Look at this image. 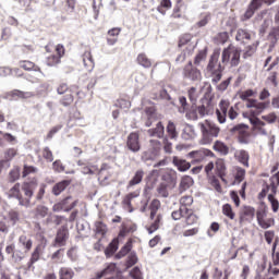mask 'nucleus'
<instances>
[{
    "instance_id": "774afa93",
    "label": "nucleus",
    "mask_w": 279,
    "mask_h": 279,
    "mask_svg": "<svg viewBox=\"0 0 279 279\" xmlns=\"http://www.w3.org/2000/svg\"><path fill=\"white\" fill-rule=\"evenodd\" d=\"M62 106H71L73 104V95L68 94L63 97V99L61 100Z\"/></svg>"
},
{
    "instance_id": "aec40b11",
    "label": "nucleus",
    "mask_w": 279,
    "mask_h": 279,
    "mask_svg": "<svg viewBox=\"0 0 279 279\" xmlns=\"http://www.w3.org/2000/svg\"><path fill=\"white\" fill-rule=\"evenodd\" d=\"M234 157L236 158V160H239V162H241V165H243L244 167H250V154H247L246 150L241 149V150H236L234 153Z\"/></svg>"
},
{
    "instance_id": "9d476101",
    "label": "nucleus",
    "mask_w": 279,
    "mask_h": 279,
    "mask_svg": "<svg viewBox=\"0 0 279 279\" xmlns=\"http://www.w3.org/2000/svg\"><path fill=\"white\" fill-rule=\"evenodd\" d=\"M220 110L217 109L216 114L219 123H226V117H228V108L230 107V102L227 100H221L219 104Z\"/></svg>"
},
{
    "instance_id": "ea45409f",
    "label": "nucleus",
    "mask_w": 279,
    "mask_h": 279,
    "mask_svg": "<svg viewBox=\"0 0 279 279\" xmlns=\"http://www.w3.org/2000/svg\"><path fill=\"white\" fill-rule=\"evenodd\" d=\"M49 215V208L45 205H39L36 207V217H39L40 219H45Z\"/></svg>"
},
{
    "instance_id": "473e14b6",
    "label": "nucleus",
    "mask_w": 279,
    "mask_h": 279,
    "mask_svg": "<svg viewBox=\"0 0 279 279\" xmlns=\"http://www.w3.org/2000/svg\"><path fill=\"white\" fill-rule=\"evenodd\" d=\"M59 276H60V279H73V277L75 276V272L71 268L63 267L59 270Z\"/></svg>"
},
{
    "instance_id": "cd10ccee",
    "label": "nucleus",
    "mask_w": 279,
    "mask_h": 279,
    "mask_svg": "<svg viewBox=\"0 0 279 279\" xmlns=\"http://www.w3.org/2000/svg\"><path fill=\"white\" fill-rule=\"evenodd\" d=\"M167 132H168V136H169V138H171V141H178V130H177L175 123H173V121L168 122Z\"/></svg>"
},
{
    "instance_id": "6e6d98bb",
    "label": "nucleus",
    "mask_w": 279,
    "mask_h": 279,
    "mask_svg": "<svg viewBox=\"0 0 279 279\" xmlns=\"http://www.w3.org/2000/svg\"><path fill=\"white\" fill-rule=\"evenodd\" d=\"M240 99H242V101H248L250 97H254V90L252 89H246L244 92H241L239 94Z\"/></svg>"
},
{
    "instance_id": "f8f14e48",
    "label": "nucleus",
    "mask_w": 279,
    "mask_h": 279,
    "mask_svg": "<svg viewBox=\"0 0 279 279\" xmlns=\"http://www.w3.org/2000/svg\"><path fill=\"white\" fill-rule=\"evenodd\" d=\"M191 158H196L197 160L202 161L204 158H215V153L213 150L203 148L199 150L191 151Z\"/></svg>"
},
{
    "instance_id": "a878e982",
    "label": "nucleus",
    "mask_w": 279,
    "mask_h": 279,
    "mask_svg": "<svg viewBox=\"0 0 279 279\" xmlns=\"http://www.w3.org/2000/svg\"><path fill=\"white\" fill-rule=\"evenodd\" d=\"M119 250V239H113L112 242L108 245V247L105 250V255L107 258H110L114 252Z\"/></svg>"
},
{
    "instance_id": "c756f323",
    "label": "nucleus",
    "mask_w": 279,
    "mask_h": 279,
    "mask_svg": "<svg viewBox=\"0 0 279 279\" xmlns=\"http://www.w3.org/2000/svg\"><path fill=\"white\" fill-rule=\"evenodd\" d=\"M137 63L141 65V66H144V69H150L151 66V59H148L147 58V54L145 53H140L137 56Z\"/></svg>"
},
{
    "instance_id": "37998d69",
    "label": "nucleus",
    "mask_w": 279,
    "mask_h": 279,
    "mask_svg": "<svg viewBox=\"0 0 279 279\" xmlns=\"http://www.w3.org/2000/svg\"><path fill=\"white\" fill-rule=\"evenodd\" d=\"M255 12H256V9H254V7L248 4L245 13L241 16V21H243V22L250 21V19H252V16H254Z\"/></svg>"
},
{
    "instance_id": "ddd939ff",
    "label": "nucleus",
    "mask_w": 279,
    "mask_h": 279,
    "mask_svg": "<svg viewBox=\"0 0 279 279\" xmlns=\"http://www.w3.org/2000/svg\"><path fill=\"white\" fill-rule=\"evenodd\" d=\"M172 165H174L178 171H180L181 173H184L185 171H189V169H191V162L178 156L172 157Z\"/></svg>"
},
{
    "instance_id": "0eeeda50",
    "label": "nucleus",
    "mask_w": 279,
    "mask_h": 279,
    "mask_svg": "<svg viewBox=\"0 0 279 279\" xmlns=\"http://www.w3.org/2000/svg\"><path fill=\"white\" fill-rule=\"evenodd\" d=\"M184 77L192 82H199L202 80V72L197 68H193V63L190 62L184 69Z\"/></svg>"
},
{
    "instance_id": "49530a36",
    "label": "nucleus",
    "mask_w": 279,
    "mask_h": 279,
    "mask_svg": "<svg viewBox=\"0 0 279 279\" xmlns=\"http://www.w3.org/2000/svg\"><path fill=\"white\" fill-rule=\"evenodd\" d=\"M37 172H38V168L34 166L24 165L22 177L27 178V175H31V173H37Z\"/></svg>"
},
{
    "instance_id": "4be33fe9",
    "label": "nucleus",
    "mask_w": 279,
    "mask_h": 279,
    "mask_svg": "<svg viewBox=\"0 0 279 279\" xmlns=\"http://www.w3.org/2000/svg\"><path fill=\"white\" fill-rule=\"evenodd\" d=\"M148 134L156 138H162L165 136V126L162 125V122H158L155 129H149Z\"/></svg>"
},
{
    "instance_id": "bf43d9fd",
    "label": "nucleus",
    "mask_w": 279,
    "mask_h": 279,
    "mask_svg": "<svg viewBox=\"0 0 279 279\" xmlns=\"http://www.w3.org/2000/svg\"><path fill=\"white\" fill-rule=\"evenodd\" d=\"M130 276L133 279H143V272H141V268L138 266H135L131 271Z\"/></svg>"
},
{
    "instance_id": "393cba45",
    "label": "nucleus",
    "mask_w": 279,
    "mask_h": 279,
    "mask_svg": "<svg viewBox=\"0 0 279 279\" xmlns=\"http://www.w3.org/2000/svg\"><path fill=\"white\" fill-rule=\"evenodd\" d=\"M226 69V66L221 63H218V68L216 69V71L211 72L213 73V77H211V82L213 84H217L218 82H221V77L223 74H221L223 72V70Z\"/></svg>"
},
{
    "instance_id": "3c124183",
    "label": "nucleus",
    "mask_w": 279,
    "mask_h": 279,
    "mask_svg": "<svg viewBox=\"0 0 279 279\" xmlns=\"http://www.w3.org/2000/svg\"><path fill=\"white\" fill-rule=\"evenodd\" d=\"M278 185H279V172L276 173L272 178H271V184L269 185V189H271V192L274 194H276V191H278Z\"/></svg>"
},
{
    "instance_id": "412c9836",
    "label": "nucleus",
    "mask_w": 279,
    "mask_h": 279,
    "mask_svg": "<svg viewBox=\"0 0 279 279\" xmlns=\"http://www.w3.org/2000/svg\"><path fill=\"white\" fill-rule=\"evenodd\" d=\"M56 51L58 53V57L52 56L49 58V60H52V61H49V63H48L50 66H53V64H60V58H62L64 56V46H62L60 44L57 45Z\"/></svg>"
},
{
    "instance_id": "20e7f679",
    "label": "nucleus",
    "mask_w": 279,
    "mask_h": 279,
    "mask_svg": "<svg viewBox=\"0 0 279 279\" xmlns=\"http://www.w3.org/2000/svg\"><path fill=\"white\" fill-rule=\"evenodd\" d=\"M202 104L203 105L198 106L196 109L186 112V117L191 119V121H197L199 117L204 118L210 114V100L205 98L202 100ZM197 114H199V117Z\"/></svg>"
},
{
    "instance_id": "6e6552de",
    "label": "nucleus",
    "mask_w": 279,
    "mask_h": 279,
    "mask_svg": "<svg viewBox=\"0 0 279 279\" xmlns=\"http://www.w3.org/2000/svg\"><path fill=\"white\" fill-rule=\"evenodd\" d=\"M34 97L33 92H23L20 89H13L4 94V99H32Z\"/></svg>"
},
{
    "instance_id": "1a4fd4ad",
    "label": "nucleus",
    "mask_w": 279,
    "mask_h": 279,
    "mask_svg": "<svg viewBox=\"0 0 279 279\" xmlns=\"http://www.w3.org/2000/svg\"><path fill=\"white\" fill-rule=\"evenodd\" d=\"M191 40H193V36H191V34L183 35L179 40V47H185L184 50L187 51V56H192L195 49V45H193Z\"/></svg>"
},
{
    "instance_id": "a19ab883",
    "label": "nucleus",
    "mask_w": 279,
    "mask_h": 279,
    "mask_svg": "<svg viewBox=\"0 0 279 279\" xmlns=\"http://www.w3.org/2000/svg\"><path fill=\"white\" fill-rule=\"evenodd\" d=\"M40 260V246H37L32 253L31 260L28 263V267H32L34 263H38Z\"/></svg>"
},
{
    "instance_id": "423d86ee",
    "label": "nucleus",
    "mask_w": 279,
    "mask_h": 279,
    "mask_svg": "<svg viewBox=\"0 0 279 279\" xmlns=\"http://www.w3.org/2000/svg\"><path fill=\"white\" fill-rule=\"evenodd\" d=\"M143 178H145V170L140 168L133 173V177L126 184V191H134V187L138 186V184L143 182Z\"/></svg>"
},
{
    "instance_id": "6ab92c4d",
    "label": "nucleus",
    "mask_w": 279,
    "mask_h": 279,
    "mask_svg": "<svg viewBox=\"0 0 279 279\" xmlns=\"http://www.w3.org/2000/svg\"><path fill=\"white\" fill-rule=\"evenodd\" d=\"M214 151L220 154V156H228L230 154V147L221 141H216L213 146Z\"/></svg>"
},
{
    "instance_id": "8fccbe9b",
    "label": "nucleus",
    "mask_w": 279,
    "mask_h": 279,
    "mask_svg": "<svg viewBox=\"0 0 279 279\" xmlns=\"http://www.w3.org/2000/svg\"><path fill=\"white\" fill-rule=\"evenodd\" d=\"M269 40H271V43H278L279 39V26L274 27L269 35H268Z\"/></svg>"
},
{
    "instance_id": "39448f33",
    "label": "nucleus",
    "mask_w": 279,
    "mask_h": 279,
    "mask_svg": "<svg viewBox=\"0 0 279 279\" xmlns=\"http://www.w3.org/2000/svg\"><path fill=\"white\" fill-rule=\"evenodd\" d=\"M126 147L133 154H138L141 151V138L138 133H130L126 138Z\"/></svg>"
},
{
    "instance_id": "a18cd8bd",
    "label": "nucleus",
    "mask_w": 279,
    "mask_h": 279,
    "mask_svg": "<svg viewBox=\"0 0 279 279\" xmlns=\"http://www.w3.org/2000/svg\"><path fill=\"white\" fill-rule=\"evenodd\" d=\"M255 110L252 111L253 114L258 116L263 113L267 109V104L265 102H258V100L255 102Z\"/></svg>"
},
{
    "instance_id": "f257e3e1",
    "label": "nucleus",
    "mask_w": 279,
    "mask_h": 279,
    "mask_svg": "<svg viewBox=\"0 0 279 279\" xmlns=\"http://www.w3.org/2000/svg\"><path fill=\"white\" fill-rule=\"evenodd\" d=\"M36 189H38V181L36 179L24 182L22 189L21 183H15L14 186L9 190V197L19 201V205L24 206V208H32V206L36 205V203L32 204V197H34V191H36Z\"/></svg>"
},
{
    "instance_id": "e433bc0d",
    "label": "nucleus",
    "mask_w": 279,
    "mask_h": 279,
    "mask_svg": "<svg viewBox=\"0 0 279 279\" xmlns=\"http://www.w3.org/2000/svg\"><path fill=\"white\" fill-rule=\"evenodd\" d=\"M235 174H234V180L238 182V184H241L243 180H245V169L241 167H235L234 168Z\"/></svg>"
},
{
    "instance_id": "052dcab7",
    "label": "nucleus",
    "mask_w": 279,
    "mask_h": 279,
    "mask_svg": "<svg viewBox=\"0 0 279 279\" xmlns=\"http://www.w3.org/2000/svg\"><path fill=\"white\" fill-rule=\"evenodd\" d=\"M43 157L45 158V160H47L48 162H53V153H51V150L49 149V147H45L43 150Z\"/></svg>"
},
{
    "instance_id": "c85d7f7f",
    "label": "nucleus",
    "mask_w": 279,
    "mask_h": 279,
    "mask_svg": "<svg viewBox=\"0 0 279 279\" xmlns=\"http://www.w3.org/2000/svg\"><path fill=\"white\" fill-rule=\"evenodd\" d=\"M235 39L239 43H245V40H251L252 39V35L247 31H245L243 28H240L236 32Z\"/></svg>"
},
{
    "instance_id": "4468645a",
    "label": "nucleus",
    "mask_w": 279,
    "mask_h": 279,
    "mask_svg": "<svg viewBox=\"0 0 279 279\" xmlns=\"http://www.w3.org/2000/svg\"><path fill=\"white\" fill-rule=\"evenodd\" d=\"M77 206V201L73 199V196H68L61 201V210L69 213Z\"/></svg>"
},
{
    "instance_id": "7c9ffc66",
    "label": "nucleus",
    "mask_w": 279,
    "mask_h": 279,
    "mask_svg": "<svg viewBox=\"0 0 279 279\" xmlns=\"http://www.w3.org/2000/svg\"><path fill=\"white\" fill-rule=\"evenodd\" d=\"M19 243L20 245H22V247H24L25 252H29V250H32V239L27 238V235H21L19 238Z\"/></svg>"
},
{
    "instance_id": "7ed1b4c3",
    "label": "nucleus",
    "mask_w": 279,
    "mask_h": 279,
    "mask_svg": "<svg viewBox=\"0 0 279 279\" xmlns=\"http://www.w3.org/2000/svg\"><path fill=\"white\" fill-rule=\"evenodd\" d=\"M241 63V50L229 46L228 48H225L221 53V62L222 66H226V64H230V66H239Z\"/></svg>"
},
{
    "instance_id": "0e129e2a",
    "label": "nucleus",
    "mask_w": 279,
    "mask_h": 279,
    "mask_svg": "<svg viewBox=\"0 0 279 279\" xmlns=\"http://www.w3.org/2000/svg\"><path fill=\"white\" fill-rule=\"evenodd\" d=\"M268 201L270 202L271 204V208L272 210L276 213L279 208V203H278V199H276V197L274 196V194H269L268 195Z\"/></svg>"
},
{
    "instance_id": "c03bdc74",
    "label": "nucleus",
    "mask_w": 279,
    "mask_h": 279,
    "mask_svg": "<svg viewBox=\"0 0 279 279\" xmlns=\"http://www.w3.org/2000/svg\"><path fill=\"white\" fill-rule=\"evenodd\" d=\"M222 215H225L229 219H234L235 215H234V211L232 210V205L225 204L222 206Z\"/></svg>"
},
{
    "instance_id": "f3484780",
    "label": "nucleus",
    "mask_w": 279,
    "mask_h": 279,
    "mask_svg": "<svg viewBox=\"0 0 279 279\" xmlns=\"http://www.w3.org/2000/svg\"><path fill=\"white\" fill-rule=\"evenodd\" d=\"M145 117L147 119L145 122L146 128H151V124L154 123V121L158 119V117L156 116V108L147 107L145 109Z\"/></svg>"
},
{
    "instance_id": "5fc2aeb1",
    "label": "nucleus",
    "mask_w": 279,
    "mask_h": 279,
    "mask_svg": "<svg viewBox=\"0 0 279 279\" xmlns=\"http://www.w3.org/2000/svg\"><path fill=\"white\" fill-rule=\"evenodd\" d=\"M179 101L181 105V108H179V112H181V114H184V112L189 110V102H186V97L184 96L179 97Z\"/></svg>"
},
{
    "instance_id": "680f3d73",
    "label": "nucleus",
    "mask_w": 279,
    "mask_h": 279,
    "mask_svg": "<svg viewBox=\"0 0 279 279\" xmlns=\"http://www.w3.org/2000/svg\"><path fill=\"white\" fill-rule=\"evenodd\" d=\"M277 245H278V240H276L272 245V263L275 266L279 265V253H276Z\"/></svg>"
},
{
    "instance_id": "bb28decb",
    "label": "nucleus",
    "mask_w": 279,
    "mask_h": 279,
    "mask_svg": "<svg viewBox=\"0 0 279 279\" xmlns=\"http://www.w3.org/2000/svg\"><path fill=\"white\" fill-rule=\"evenodd\" d=\"M19 66L21 69H24V71H38L40 72V69L38 65H36L35 62L32 61H20Z\"/></svg>"
},
{
    "instance_id": "5701e85b",
    "label": "nucleus",
    "mask_w": 279,
    "mask_h": 279,
    "mask_svg": "<svg viewBox=\"0 0 279 279\" xmlns=\"http://www.w3.org/2000/svg\"><path fill=\"white\" fill-rule=\"evenodd\" d=\"M83 63L85 69L93 71L95 69V60H93V54L90 51H87L83 54Z\"/></svg>"
},
{
    "instance_id": "13d9d810",
    "label": "nucleus",
    "mask_w": 279,
    "mask_h": 279,
    "mask_svg": "<svg viewBox=\"0 0 279 279\" xmlns=\"http://www.w3.org/2000/svg\"><path fill=\"white\" fill-rule=\"evenodd\" d=\"M155 156H158V155H154V153L148 149V150H145L144 153H142V160L143 162H147L148 160H154Z\"/></svg>"
},
{
    "instance_id": "09e8293b",
    "label": "nucleus",
    "mask_w": 279,
    "mask_h": 279,
    "mask_svg": "<svg viewBox=\"0 0 279 279\" xmlns=\"http://www.w3.org/2000/svg\"><path fill=\"white\" fill-rule=\"evenodd\" d=\"M181 208H189L193 205V196H183L180 199Z\"/></svg>"
},
{
    "instance_id": "69168bd1",
    "label": "nucleus",
    "mask_w": 279,
    "mask_h": 279,
    "mask_svg": "<svg viewBox=\"0 0 279 279\" xmlns=\"http://www.w3.org/2000/svg\"><path fill=\"white\" fill-rule=\"evenodd\" d=\"M247 124H238L231 129V132H239V134H245V130H247Z\"/></svg>"
},
{
    "instance_id": "58836bf2",
    "label": "nucleus",
    "mask_w": 279,
    "mask_h": 279,
    "mask_svg": "<svg viewBox=\"0 0 279 279\" xmlns=\"http://www.w3.org/2000/svg\"><path fill=\"white\" fill-rule=\"evenodd\" d=\"M206 56H207L206 49L201 50V51L196 54V57H195L194 64H195L196 66H202V62H206Z\"/></svg>"
},
{
    "instance_id": "f704fd0d",
    "label": "nucleus",
    "mask_w": 279,
    "mask_h": 279,
    "mask_svg": "<svg viewBox=\"0 0 279 279\" xmlns=\"http://www.w3.org/2000/svg\"><path fill=\"white\" fill-rule=\"evenodd\" d=\"M149 150L153 151V155H157L160 151L162 144L158 140H150L149 141Z\"/></svg>"
},
{
    "instance_id": "79ce46f5",
    "label": "nucleus",
    "mask_w": 279,
    "mask_h": 279,
    "mask_svg": "<svg viewBox=\"0 0 279 279\" xmlns=\"http://www.w3.org/2000/svg\"><path fill=\"white\" fill-rule=\"evenodd\" d=\"M21 178V168L15 167L9 172V181L16 182Z\"/></svg>"
},
{
    "instance_id": "c9c22d12",
    "label": "nucleus",
    "mask_w": 279,
    "mask_h": 279,
    "mask_svg": "<svg viewBox=\"0 0 279 279\" xmlns=\"http://www.w3.org/2000/svg\"><path fill=\"white\" fill-rule=\"evenodd\" d=\"M193 184H194L193 178L185 175L181 179L180 186L182 191H187V189H191Z\"/></svg>"
},
{
    "instance_id": "4d7b16f0",
    "label": "nucleus",
    "mask_w": 279,
    "mask_h": 279,
    "mask_svg": "<svg viewBox=\"0 0 279 279\" xmlns=\"http://www.w3.org/2000/svg\"><path fill=\"white\" fill-rule=\"evenodd\" d=\"M157 193L160 197H169V191H167V184L161 183L157 187Z\"/></svg>"
},
{
    "instance_id": "b1692460",
    "label": "nucleus",
    "mask_w": 279,
    "mask_h": 279,
    "mask_svg": "<svg viewBox=\"0 0 279 279\" xmlns=\"http://www.w3.org/2000/svg\"><path fill=\"white\" fill-rule=\"evenodd\" d=\"M117 269V265L110 264L105 269H102L100 272L96 274V279L106 278V276H110V274H114V270Z\"/></svg>"
},
{
    "instance_id": "603ef678",
    "label": "nucleus",
    "mask_w": 279,
    "mask_h": 279,
    "mask_svg": "<svg viewBox=\"0 0 279 279\" xmlns=\"http://www.w3.org/2000/svg\"><path fill=\"white\" fill-rule=\"evenodd\" d=\"M17 154H19V150H16L15 148H8L4 151V158L5 160L10 161V160H13Z\"/></svg>"
},
{
    "instance_id": "338daca9",
    "label": "nucleus",
    "mask_w": 279,
    "mask_h": 279,
    "mask_svg": "<svg viewBox=\"0 0 279 279\" xmlns=\"http://www.w3.org/2000/svg\"><path fill=\"white\" fill-rule=\"evenodd\" d=\"M12 258L15 263H21V260L25 258V253L21 251H14Z\"/></svg>"
},
{
    "instance_id": "f03ea898",
    "label": "nucleus",
    "mask_w": 279,
    "mask_h": 279,
    "mask_svg": "<svg viewBox=\"0 0 279 279\" xmlns=\"http://www.w3.org/2000/svg\"><path fill=\"white\" fill-rule=\"evenodd\" d=\"M197 128L202 134L201 145H211L221 132V129L210 120L198 122Z\"/></svg>"
},
{
    "instance_id": "a211bd4d",
    "label": "nucleus",
    "mask_w": 279,
    "mask_h": 279,
    "mask_svg": "<svg viewBox=\"0 0 279 279\" xmlns=\"http://www.w3.org/2000/svg\"><path fill=\"white\" fill-rule=\"evenodd\" d=\"M68 186H71V181L63 180L59 183H56L52 187V193L58 197L61 193H64L66 191Z\"/></svg>"
},
{
    "instance_id": "2f4dec72",
    "label": "nucleus",
    "mask_w": 279,
    "mask_h": 279,
    "mask_svg": "<svg viewBox=\"0 0 279 279\" xmlns=\"http://www.w3.org/2000/svg\"><path fill=\"white\" fill-rule=\"evenodd\" d=\"M132 252V241H128L125 245L120 250V252L116 255V258L121 259L123 256H128Z\"/></svg>"
},
{
    "instance_id": "2eb2a0df",
    "label": "nucleus",
    "mask_w": 279,
    "mask_h": 279,
    "mask_svg": "<svg viewBox=\"0 0 279 279\" xmlns=\"http://www.w3.org/2000/svg\"><path fill=\"white\" fill-rule=\"evenodd\" d=\"M183 141H193V138L197 137V133L195 132V126L187 124L184 126L182 134Z\"/></svg>"
},
{
    "instance_id": "de8ad7c7",
    "label": "nucleus",
    "mask_w": 279,
    "mask_h": 279,
    "mask_svg": "<svg viewBox=\"0 0 279 279\" xmlns=\"http://www.w3.org/2000/svg\"><path fill=\"white\" fill-rule=\"evenodd\" d=\"M231 82H232V76H229L227 80L222 81L217 86V90H220V93H223V92L228 90V87L230 86Z\"/></svg>"
},
{
    "instance_id": "e2e57ef3",
    "label": "nucleus",
    "mask_w": 279,
    "mask_h": 279,
    "mask_svg": "<svg viewBox=\"0 0 279 279\" xmlns=\"http://www.w3.org/2000/svg\"><path fill=\"white\" fill-rule=\"evenodd\" d=\"M52 169L53 171H56L57 173H62L64 171V165H62V161L60 160H56L52 163Z\"/></svg>"
},
{
    "instance_id": "72a5a7b5",
    "label": "nucleus",
    "mask_w": 279,
    "mask_h": 279,
    "mask_svg": "<svg viewBox=\"0 0 279 279\" xmlns=\"http://www.w3.org/2000/svg\"><path fill=\"white\" fill-rule=\"evenodd\" d=\"M187 213H190L189 208L180 207L179 210L172 211V219H174V221H179L182 217H186Z\"/></svg>"
},
{
    "instance_id": "864d4df0",
    "label": "nucleus",
    "mask_w": 279,
    "mask_h": 279,
    "mask_svg": "<svg viewBox=\"0 0 279 279\" xmlns=\"http://www.w3.org/2000/svg\"><path fill=\"white\" fill-rule=\"evenodd\" d=\"M187 226H193V223H197V216L193 214V210L190 209V211L185 216Z\"/></svg>"
},
{
    "instance_id": "dca6fc26",
    "label": "nucleus",
    "mask_w": 279,
    "mask_h": 279,
    "mask_svg": "<svg viewBox=\"0 0 279 279\" xmlns=\"http://www.w3.org/2000/svg\"><path fill=\"white\" fill-rule=\"evenodd\" d=\"M221 56V52L219 50H215L209 59L208 65H207V70H209L210 72H215L217 71L219 64V58ZM218 64V65H217Z\"/></svg>"
},
{
    "instance_id": "9b49d317",
    "label": "nucleus",
    "mask_w": 279,
    "mask_h": 279,
    "mask_svg": "<svg viewBox=\"0 0 279 279\" xmlns=\"http://www.w3.org/2000/svg\"><path fill=\"white\" fill-rule=\"evenodd\" d=\"M56 243L61 247L66 245V241H69V229L66 227H62L57 231Z\"/></svg>"
},
{
    "instance_id": "4c0bfd02",
    "label": "nucleus",
    "mask_w": 279,
    "mask_h": 279,
    "mask_svg": "<svg viewBox=\"0 0 279 279\" xmlns=\"http://www.w3.org/2000/svg\"><path fill=\"white\" fill-rule=\"evenodd\" d=\"M138 263V256L136 255V252L132 251L126 260V269H130V267H134Z\"/></svg>"
}]
</instances>
